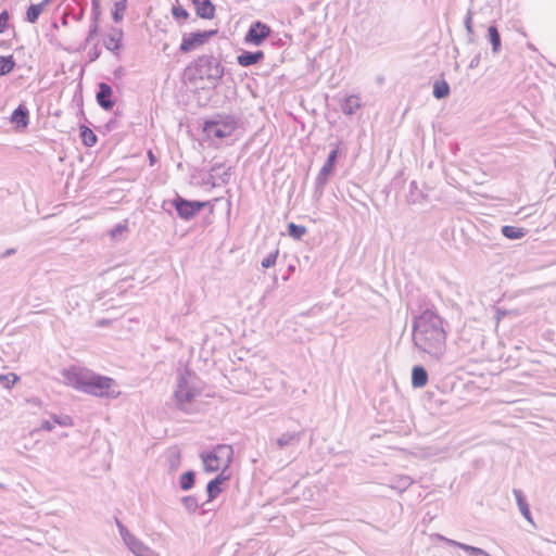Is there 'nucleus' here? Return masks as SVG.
<instances>
[{
  "label": "nucleus",
  "instance_id": "nucleus-1",
  "mask_svg": "<svg viewBox=\"0 0 556 556\" xmlns=\"http://www.w3.org/2000/svg\"><path fill=\"white\" fill-rule=\"evenodd\" d=\"M413 343L420 352L440 361L446 351V331L443 319L426 309L413 321Z\"/></svg>",
  "mask_w": 556,
  "mask_h": 556
},
{
  "label": "nucleus",
  "instance_id": "nucleus-2",
  "mask_svg": "<svg viewBox=\"0 0 556 556\" xmlns=\"http://www.w3.org/2000/svg\"><path fill=\"white\" fill-rule=\"evenodd\" d=\"M62 377L66 386L93 396L115 399L119 395L114 379L85 367L72 366L64 369Z\"/></svg>",
  "mask_w": 556,
  "mask_h": 556
},
{
  "label": "nucleus",
  "instance_id": "nucleus-3",
  "mask_svg": "<svg viewBox=\"0 0 556 556\" xmlns=\"http://www.w3.org/2000/svg\"><path fill=\"white\" fill-rule=\"evenodd\" d=\"M203 382L192 371L184 369L177 378L174 397L176 406L187 413L192 414L199 409L198 397L202 394Z\"/></svg>",
  "mask_w": 556,
  "mask_h": 556
},
{
  "label": "nucleus",
  "instance_id": "nucleus-4",
  "mask_svg": "<svg viewBox=\"0 0 556 556\" xmlns=\"http://www.w3.org/2000/svg\"><path fill=\"white\" fill-rule=\"evenodd\" d=\"M185 76L192 84L207 79L216 85L224 76V66L213 55H201L187 66Z\"/></svg>",
  "mask_w": 556,
  "mask_h": 556
},
{
  "label": "nucleus",
  "instance_id": "nucleus-5",
  "mask_svg": "<svg viewBox=\"0 0 556 556\" xmlns=\"http://www.w3.org/2000/svg\"><path fill=\"white\" fill-rule=\"evenodd\" d=\"M232 446L228 444H218L212 452L201 454L204 469L208 472L227 469L232 460Z\"/></svg>",
  "mask_w": 556,
  "mask_h": 556
},
{
  "label": "nucleus",
  "instance_id": "nucleus-6",
  "mask_svg": "<svg viewBox=\"0 0 556 556\" xmlns=\"http://www.w3.org/2000/svg\"><path fill=\"white\" fill-rule=\"evenodd\" d=\"M236 130V122L230 116L217 115L204 122L203 131L207 138L224 139Z\"/></svg>",
  "mask_w": 556,
  "mask_h": 556
},
{
  "label": "nucleus",
  "instance_id": "nucleus-7",
  "mask_svg": "<svg viewBox=\"0 0 556 556\" xmlns=\"http://www.w3.org/2000/svg\"><path fill=\"white\" fill-rule=\"evenodd\" d=\"M338 154H339L338 148H334L333 150H331L325 164L323 165L318 175L316 176L314 197L318 200L323 197L325 187L328 182V179L334 170V165H336V162L338 159Z\"/></svg>",
  "mask_w": 556,
  "mask_h": 556
},
{
  "label": "nucleus",
  "instance_id": "nucleus-8",
  "mask_svg": "<svg viewBox=\"0 0 556 556\" xmlns=\"http://www.w3.org/2000/svg\"><path fill=\"white\" fill-rule=\"evenodd\" d=\"M210 202L189 201L179 195L174 200L173 204L180 218L189 220L193 218L202 208L208 205Z\"/></svg>",
  "mask_w": 556,
  "mask_h": 556
},
{
  "label": "nucleus",
  "instance_id": "nucleus-9",
  "mask_svg": "<svg viewBox=\"0 0 556 556\" xmlns=\"http://www.w3.org/2000/svg\"><path fill=\"white\" fill-rule=\"evenodd\" d=\"M117 527L119 529V533L131 551V553L136 556H152V551L146 546L140 540H138L135 535H132L119 521H117Z\"/></svg>",
  "mask_w": 556,
  "mask_h": 556
},
{
  "label": "nucleus",
  "instance_id": "nucleus-10",
  "mask_svg": "<svg viewBox=\"0 0 556 556\" xmlns=\"http://www.w3.org/2000/svg\"><path fill=\"white\" fill-rule=\"evenodd\" d=\"M270 33V27L265 23L254 22L244 36V42L252 46H261Z\"/></svg>",
  "mask_w": 556,
  "mask_h": 556
},
{
  "label": "nucleus",
  "instance_id": "nucleus-11",
  "mask_svg": "<svg viewBox=\"0 0 556 556\" xmlns=\"http://www.w3.org/2000/svg\"><path fill=\"white\" fill-rule=\"evenodd\" d=\"M216 34V30H205V31H197L190 33L182 37V42L180 45L181 52H189L193 50L195 47L202 46L207 41L210 37Z\"/></svg>",
  "mask_w": 556,
  "mask_h": 556
},
{
  "label": "nucleus",
  "instance_id": "nucleus-12",
  "mask_svg": "<svg viewBox=\"0 0 556 556\" xmlns=\"http://www.w3.org/2000/svg\"><path fill=\"white\" fill-rule=\"evenodd\" d=\"M113 90L106 83L98 85L97 102L105 111L111 110L115 102L112 100Z\"/></svg>",
  "mask_w": 556,
  "mask_h": 556
},
{
  "label": "nucleus",
  "instance_id": "nucleus-13",
  "mask_svg": "<svg viewBox=\"0 0 556 556\" xmlns=\"http://www.w3.org/2000/svg\"><path fill=\"white\" fill-rule=\"evenodd\" d=\"M197 15L201 18L211 20L215 15V7L211 0H192Z\"/></svg>",
  "mask_w": 556,
  "mask_h": 556
},
{
  "label": "nucleus",
  "instance_id": "nucleus-14",
  "mask_svg": "<svg viewBox=\"0 0 556 556\" xmlns=\"http://www.w3.org/2000/svg\"><path fill=\"white\" fill-rule=\"evenodd\" d=\"M263 59H264V52L261 51V50H257V51H254V52L242 51L237 56V62H238L239 65H241L243 67H248V66H251V65H254V64L258 63Z\"/></svg>",
  "mask_w": 556,
  "mask_h": 556
},
{
  "label": "nucleus",
  "instance_id": "nucleus-15",
  "mask_svg": "<svg viewBox=\"0 0 556 556\" xmlns=\"http://www.w3.org/2000/svg\"><path fill=\"white\" fill-rule=\"evenodd\" d=\"M123 30L121 28L110 29L104 46L110 51H117L122 47Z\"/></svg>",
  "mask_w": 556,
  "mask_h": 556
},
{
  "label": "nucleus",
  "instance_id": "nucleus-16",
  "mask_svg": "<svg viewBox=\"0 0 556 556\" xmlns=\"http://www.w3.org/2000/svg\"><path fill=\"white\" fill-rule=\"evenodd\" d=\"M302 439V432H286L282 433L277 440L276 445L279 450L287 446L298 445Z\"/></svg>",
  "mask_w": 556,
  "mask_h": 556
},
{
  "label": "nucleus",
  "instance_id": "nucleus-17",
  "mask_svg": "<svg viewBox=\"0 0 556 556\" xmlns=\"http://www.w3.org/2000/svg\"><path fill=\"white\" fill-rule=\"evenodd\" d=\"M227 480L223 473L211 480L206 485L207 501H212L217 497L222 492L220 485Z\"/></svg>",
  "mask_w": 556,
  "mask_h": 556
},
{
  "label": "nucleus",
  "instance_id": "nucleus-18",
  "mask_svg": "<svg viewBox=\"0 0 556 556\" xmlns=\"http://www.w3.org/2000/svg\"><path fill=\"white\" fill-rule=\"evenodd\" d=\"M181 464V455L178 447L174 446L166 452V465L170 472H175Z\"/></svg>",
  "mask_w": 556,
  "mask_h": 556
},
{
  "label": "nucleus",
  "instance_id": "nucleus-19",
  "mask_svg": "<svg viewBox=\"0 0 556 556\" xmlns=\"http://www.w3.org/2000/svg\"><path fill=\"white\" fill-rule=\"evenodd\" d=\"M513 493L515 495V498H516V502H517V505H518V508H519L521 515L529 522L533 523L532 516H531V513H530V508H529L528 502H527L522 491L518 490V489H514Z\"/></svg>",
  "mask_w": 556,
  "mask_h": 556
},
{
  "label": "nucleus",
  "instance_id": "nucleus-20",
  "mask_svg": "<svg viewBox=\"0 0 556 556\" xmlns=\"http://www.w3.org/2000/svg\"><path fill=\"white\" fill-rule=\"evenodd\" d=\"M361 108V99L358 96L351 94L343 99L341 103V111L345 115H352L357 109Z\"/></svg>",
  "mask_w": 556,
  "mask_h": 556
},
{
  "label": "nucleus",
  "instance_id": "nucleus-21",
  "mask_svg": "<svg viewBox=\"0 0 556 556\" xmlns=\"http://www.w3.org/2000/svg\"><path fill=\"white\" fill-rule=\"evenodd\" d=\"M428 382V372L422 366H414L412 370V386L422 388Z\"/></svg>",
  "mask_w": 556,
  "mask_h": 556
},
{
  "label": "nucleus",
  "instance_id": "nucleus-22",
  "mask_svg": "<svg viewBox=\"0 0 556 556\" xmlns=\"http://www.w3.org/2000/svg\"><path fill=\"white\" fill-rule=\"evenodd\" d=\"M230 170H231L230 166L225 167V165L222 163H215L211 167L212 176L218 178L222 184L229 182L230 175H231Z\"/></svg>",
  "mask_w": 556,
  "mask_h": 556
},
{
  "label": "nucleus",
  "instance_id": "nucleus-23",
  "mask_svg": "<svg viewBox=\"0 0 556 556\" xmlns=\"http://www.w3.org/2000/svg\"><path fill=\"white\" fill-rule=\"evenodd\" d=\"M488 39L492 46V52L497 54L502 48L501 35L496 26L491 25L488 28Z\"/></svg>",
  "mask_w": 556,
  "mask_h": 556
},
{
  "label": "nucleus",
  "instance_id": "nucleus-24",
  "mask_svg": "<svg viewBox=\"0 0 556 556\" xmlns=\"http://www.w3.org/2000/svg\"><path fill=\"white\" fill-rule=\"evenodd\" d=\"M12 122L26 127L28 125V110L24 105H18L13 111Z\"/></svg>",
  "mask_w": 556,
  "mask_h": 556
},
{
  "label": "nucleus",
  "instance_id": "nucleus-25",
  "mask_svg": "<svg viewBox=\"0 0 556 556\" xmlns=\"http://www.w3.org/2000/svg\"><path fill=\"white\" fill-rule=\"evenodd\" d=\"M502 233L504 237L510 240H518L525 237L526 230L520 227L515 226H503L502 227Z\"/></svg>",
  "mask_w": 556,
  "mask_h": 556
},
{
  "label": "nucleus",
  "instance_id": "nucleus-26",
  "mask_svg": "<svg viewBox=\"0 0 556 556\" xmlns=\"http://www.w3.org/2000/svg\"><path fill=\"white\" fill-rule=\"evenodd\" d=\"M45 9L46 7L42 5L41 2L37 4H30L26 11L25 20L31 24L36 23Z\"/></svg>",
  "mask_w": 556,
  "mask_h": 556
},
{
  "label": "nucleus",
  "instance_id": "nucleus-27",
  "mask_svg": "<svg viewBox=\"0 0 556 556\" xmlns=\"http://www.w3.org/2000/svg\"><path fill=\"white\" fill-rule=\"evenodd\" d=\"M450 93V86L445 80H437L433 84V97L435 99L446 98Z\"/></svg>",
  "mask_w": 556,
  "mask_h": 556
},
{
  "label": "nucleus",
  "instance_id": "nucleus-28",
  "mask_svg": "<svg viewBox=\"0 0 556 556\" xmlns=\"http://www.w3.org/2000/svg\"><path fill=\"white\" fill-rule=\"evenodd\" d=\"M80 137L83 140V143L86 147H93L97 142V136L96 134L88 127L83 126L80 128Z\"/></svg>",
  "mask_w": 556,
  "mask_h": 556
},
{
  "label": "nucleus",
  "instance_id": "nucleus-29",
  "mask_svg": "<svg viewBox=\"0 0 556 556\" xmlns=\"http://www.w3.org/2000/svg\"><path fill=\"white\" fill-rule=\"evenodd\" d=\"M15 61L12 55H0V76L7 75L13 71Z\"/></svg>",
  "mask_w": 556,
  "mask_h": 556
},
{
  "label": "nucleus",
  "instance_id": "nucleus-30",
  "mask_svg": "<svg viewBox=\"0 0 556 556\" xmlns=\"http://www.w3.org/2000/svg\"><path fill=\"white\" fill-rule=\"evenodd\" d=\"M195 475L192 470L186 471L181 475L179 484L180 489L184 491L190 490L194 485Z\"/></svg>",
  "mask_w": 556,
  "mask_h": 556
},
{
  "label": "nucleus",
  "instance_id": "nucleus-31",
  "mask_svg": "<svg viewBox=\"0 0 556 556\" xmlns=\"http://www.w3.org/2000/svg\"><path fill=\"white\" fill-rule=\"evenodd\" d=\"M413 483V480L410 477L408 476H400L397 477L396 479H394L393 483H392V488L400 491V492H403L405 491L410 484Z\"/></svg>",
  "mask_w": 556,
  "mask_h": 556
},
{
  "label": "nucleus",
  "instance_id": "nucleus-32",
  "mask_svg": "<svg viewBox=\"0 0 556 556\" xmlns=\"http://www.w3.org/2000/svg\"><path fill=\"white\" fill-rule=\"evenodd\" d=\"M306 231L307 230L304 226L296 225L294 223H290L288 225L289 236L293 239L300 240L306 233Z\"/></svg>",
  "mask_w": 556,
  "mask_h": 556
},
{
  "label": "nucleus",
  "instance_id": "nucleus-33",
  "mask_svg": "<svg viewBox=\"0 0 556 556\" xmlns=\"http://www.w3.org/2000/svg\"><path fill=\"white\" fill-rule=\"evenodd\" d=\"M127 0H118L114 3L115 10L112 13V17L115 22H121L123 20V13L126 10Z\"/></svg>",
  "mask_w": 556,
  "mask_h": 556
},
{
  "label": "nucleus",
  "instance_id": "nucleus-34",
  "mask_svg": "<svg viewBox=\"0 0 556 556\" xmlns=\"http://www.w3.org/2000/svg\"><path fill=\"white\" fill-rule=\"evenodd\" d=\"M464 25L467 30L468 42H470V43L475 42V33L472 29V12L470 9L468 10V12L465 16Z\"/></svg>",
  "mask_w": 556,
  "mask_h": 556
},
{
  "label": "nucleus",
  "instance_id": "nucleus-35",
  "mask_svg": "<svg viewBox=\"0 0 556 556\" xmlns=\"http://www.w3.org/2000/svg\"><path fill=\"white\" fill-rule=\"evenodd\" d=\"M181 503L186 510L190 514L194 513L199 507L198 500L192 495L184 496L181 498Z\"/></svg>",
  "mask_w": 556,
  "mask_h": 556
},
{
  "label": "nucleus",
  "instance_id": "nucleus-36",
  "mask_svg": "<svg viewBox=\"0 0 556 556\" xmlns=\"http://www.w3.org/2000/svg\"><path fill=\"white\" fill-rule=\"evenodd\" d=\"M18 380L20 377L13 372L0 375V382H2L8 389L12 388Z\"/></svg>",
  "mask_w": 556,
  "mask_h": 556
},
{
  "label": "nucleus",
  "instance_id": "nucleus-37",
  "mask_svg": "<svg viewBox=\"0 0 556 556\" xmlns=\"http://www.w3.org/2000/svg\"><path fill=\"white\" fill-rule=\"evenodd\" d=\"M53 424H58L62 427H72L73 419L68 415H53L52 416Z\"/></svg>",
  "mask_w": 556,
  "mask_h": 556
},
{
  "label": "nucleus",
  "instance_id": "nucleus-38",
  "mask_svg": "<svg viewBox=\"0 0 556 556\" xmlns=\"http://www.w3.org/2000/svg\"><path fill=\"white\" fill-rule=\"evenodd\" d=\"M127 231L126 224H117L111 231L110 235L112 239L118 240L123 237V235Z\"/></svg>",
  "mask_w": 556,
  "mask_h": 556
},
{
  "label": "nucleus",
  "instance_id": "nucleus-39",
  "mask_svg": "<svg viewBox=\"0 0 556 556\" xmlns=\"http://www.w3.org/2000/svg\"><path fill=\"white\" fill-rule=\"evenodd\" d=\"M278 250H275L274 252L269 253L266 257L262 261V266L264 268H269L276 264L277 256H278Z\"/></svg>",
  "mask_w": 556,
  "mask_h": 556
},
{
  "label": "nucleus",
  "instance_id": "nucleus-40",
  "mask_svg": "<svg viewBox=\"0 0 556 556\" xmlns=\"http://www.w3.org/2000/svg\"><path fill=\"white\" fill-rule=\"evenodd\" d=\"M172 13H173V16L175 18H188L189 16V13L188 11L182 8L181 5H174L173 9H172Z\"/></svg>",
  "mask_w": 556,
  "mask_h": 556
},
{
  "label": "nucleus",
  "instance_id": "nucleus-41",
  "mask_svg": "<svg viewBox=\"0 0 556 556\" xmlns=\"http://www.w3.org/2000/svg\"><path fill=\"white\" fill-rule=\"evenodd\" d=\"M91 7H92V13H91V20L93 22H99L100 17V1L99 0H91Z\"/></svg>",
  "mask_w": 556,
  "mask_h": 556
},
{
  "label": "nucleus",
  "instance_id": "nucleus-42",
  "mask_svg": "<svg viewBox=\"0 0 556 556\" xmlns=\"http://www.w3.org/2000/svg\"><path fill=\"white\" fill-rule=\"evenodd\" d=\"M98 34V22H93L91 23V25L89 26V31H88V36L85 40V45H88L91 42V40L97 36Z\"/></svg>",
  "mask_w": 556,
  "mask_h": 556
},
{
  "label": "nucleus",
  "instance_id": "nucleus-43",
  "mask_svg": "<svg viewBox=\"0 0 556 556\" xmlns=\"http://www.w3.org/2000/svg\"><path fill=\"white\" fill-rule=\"evenodd\" d=\"M9 17L10 16H9L8 11H2L0 13V34L4 33L7 25H8Z\"/></svg>",
  "mask_w": 556,
  "mask_h": 556
},
{
  "label": "nucleus",
  "instance_id": "nucleus-44",
  "mask_svg": "<svg viewBox=\"0 0 556 556\" xmlns=\"http://www.w3.org/2000/svg\"><path fill=\"white\" fill-rule=\"evenodd\" d=\"M53 428H54V424L51 422L50 420H45L41 422L40 429H42V430L51 431V430H53Z\"/></svg>",
  "mask_w": 556,
  "mask_h": 556
},
{
  "label": "nucleus",
  "instance_id": "nucleus-45",
  "mask_svg": "<svg viewBox=\"0 0 556 556\" xmlns=\"http://www.w3.org/2000/svg\"><path fill=\"white\" fill-rule=\"evenodd\" d=\"M478 63H479V56H476L471 60L469 67L473 68L478 65Z\"/></svg>",
  "mask_w": 556,
  "mask_h": 556
},
{
  "label": "nucleus",
  "instance_id": "nucleus-46",
  "mask_svg": "<svg viewBox=\"0 0 556 556\" xmlns=\"http://www.w3.org/2000/svg\"><path fill=\"white\" fill-rule=\"evenodd\" d=\"M52 1L53 0H42L41 3L47 8Z\"/></svg>",
  "mask_w": 556,
  "mask_h": 556
},
{
  "label": "nucleus",
  "instance_id": "nucleus-47",
  "mask_svg": "<svg viewBox=\"0 0 556 556\" xmlns=\"http://www.w3.org/2000/svg\"><path fill=\"white\" fill-rule=\"evenodd\" d=\"M417 188V184L416 181H412L410 182V189H416Z\"/></svg>",
  "mask_w": 556,
  "mask_h": 556
},
{
  "label": "nucleus",
  "instance_id": "nucleus-48",
  "mask_svg": "<svg viewBox=\"0 0 556 556\" xmlns=\"http://www.w3.org/2000/svg\"><path fill=\"white\" fill-rule=\"evenodd\" d=\"M92 55L93 56L91 58V60H94V59H97L99 56V53L98 52H92Z\"/></svg>",
  "mask_w": 556,
  "mask_h": 556
},
{
  "label": "nucleus",
  "instance_id": "nucleus-49",
  "mask_svg": "<svg viewBox=\"0 0 556 556\" xmlns=\"http://www.w3.org/2000/svg\"><path fill=\"white\" fill-rule=\"evenodd\" d=\"M92 55L93 56L91 58V60H94V59H97L99 56V53L98 52H92Z\"/></svg>",
  "mask_w": 556,
  "mask_h": 556
},
{
  "label": "nucleus",
  "instance_id": "nucleus-50",
  "mask_svg": "<svg viewBox=\"0 0 556 556\" xmlns=\"http://www.w3.org/2000/svg\"><path fill=\"white\" fill-rule=\"evenodd\" d=\"M149 157H150L151 163H152V162H153V160H154V156H153V154H152V152H151V151L149 152Z\"/></svg>",
  "mask_w": 556,
  "mask_h": 556
},
{
  "label": "nucleus",
  "instance_id": "nucleus-51",
  "mask_svg": "<svg viewBox=\"0 0 556 556\" xmlns=\"http://www.w3.org/2000/svg\"><path fill=\"white\" fill-rule=\"evenodd\" d=\"M13 252H14V250H8L5 254L9 255V254H12Z\"/></svg>",
  "mask_w": 556,
  "mask_h": 556
}]
</instances>
